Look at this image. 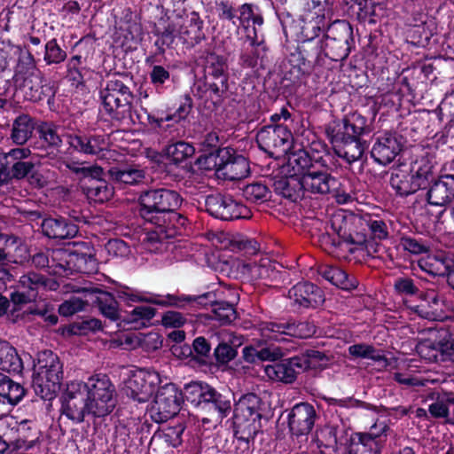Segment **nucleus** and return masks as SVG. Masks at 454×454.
<instances>
[{
    "label": "nucleus",
    "mask_w": 454,
    "mask_h": 454,
    "mask_svg": "<svg viewBox=\"0 0 454 454\" xmlns=\"http://www.w3.org/2000/svg\"><path fill=\"white\" fill-rule=\"evenodd\" d=\"M124 286H125L119 285L114 288V293L102 290L98 287H92L88 291L90 294L95 296L92 302L96 304L100 313L110 321L117 322L118 320H121L126 324H135V327L146 326L155 317L157 309L149 306H136L129 313L121 316L117 299L129 306L137 302H128L118 296L117 292L119 288Z\"/></svg>",
    "instance_id": "obj_6"
},
{
    "label": "nucleus",
    "mask_w": 454,
    "mask_h": 454,
    "mask_svg": "<svg viewBox=\"0 0 454 454\" xmlns=\"http://www.w3.org/2000/svg\"><path fill=\"white\" fill-rule=\"evenodd\" d=\"M104 176H100L90 178L89 182L82 184L81 189L88 200L102 204L113 198L114 186L113 183L110 184Z\"/></svg>",
    "instance_id": "obj_46"
},
{
    "label": "nucleus",
    "mask_w": 454,
    "mask_h": 454,
    "mask_svg": "<svg viewBox=\"0 0 454 454\" xmlns=\"http://www.w3.org/2000/svg\"><path fill=\"white\" fill-rule=\"evenodd\" d=\"M229 71L226 57L215 52L207 55L203 75L196 79L192 92L207 108L217 110L224 102L229 90Z\"/></svg>",
    "instance_id": "obj_4"
},
{
    "label": "nucleus",
    "mask_w": 454,
    "mask_h": 454,
    "mask_svg": "<svg viewBox=\"0 0 454 454\" xmlns=\"http://www.w3.org/2000/svg\"><path fill=\"white\" fill-rule=\"evenodd\" d=\"M83 381L74 380L67 384L61 395V413L74 423H82L87 415L93 416V407Z\"/></svg>",
    "instance_id": "obj_14"
},
{
    "label": "nucleus",
    "mask_w": 454,
    "mask_h": 454,
    "mask_svg": "<svg viewBox=\"0 0 454 454\" xmlns=\"http://www.w3.org/2000/svg\"><path fill=\"white\" fill-rule=\"evenodd\" d=\"M23 92L25 100L40 103L54 99L56 90L43 71L36 73L14 84Z\"/></svg>",
    "instance_id": "obj_24"
},
{
    "label": "nucleus",
    "mask_w": 454,
    "mask_h": 454,
    "mask_svg": "<svg viewBox=\"0 0 454 454\" xmlns=\"http://www.w3.org/2000/svg\"><path fill=\"white\" fill-rule=\"evenodd\" d=\"M17 438L12 440V450H29L39 442L40 432L32 420L20 421L16 428Z\"/></svg>",
    "instance_id": "obj_50"
},
{
    "label": "nucleus",
    "mask_w": 454,
    "mask_h": 454,
    "mask_svg": "<svg viewBox=\"0 0 454 454\" xmlns=\"http://www.w3.org/2000/svg\"><path fill=\"white\" fill-rule=\"evenodd\" d=\"M369 133L367 119L357 113L333 121L325 128L329 141L334 148H338V155L348 163L362 158L367 148L363 136Z\"/></svg>",
    "instance_id": "obj_3"
},
{
    "label": "nucleus",
    "mask_w": 454,
    "mask_h": 454,
    "mask_svg": "<svg viewBox=\"0 0 454 454\" xmlns=\"http://www.w3.org/2000/svg\"><path fill=\"white\" fill-rule=\"evenodd\" d=\"M142 34L143 28L139 20L119 25L116 31L117 39L120 41L121 46H128L130 48V51L137 48L141 41Z\"/></svg>",
    "instance_id": "obj_60"
},
{
    "label": "nucleus",
    "mask_w": 454,
    "mask_h": 454,
    "mask_svg": "<svg viewBox=\"0 0 454 454\" xmlns=\"http://www.w3.org/2000/svg\"><path fill=\"white\" fill-rule=\"evenodd\" d=\"M272 187L277 195L291 202L301 200L305 194L302 178L297 174L275 176Z\"/></svg>",
    "instance_id": "obj_37"
},
{
    "label": "nucleus",
    "mask_w": 454,
    "mask_h": 454,
    "mask_svg": "<svg viewBox=\"0 0 454 454\" xmlns=\"http://www.w3.org/2000/svg\"><path fill=\"white\" fill-rule=\"evenodd\" d=\"M61 333L63 335L73 336V335H88L90 333H95L102 330V322L99 319L84 317L76 319L75 321L64 325L61 327Z\"/></svg>",
    "instance_id": "obj_59"
},
{
    "label": "nucleus",
    "mask_w": 454,
    "mask_h": 454,
    "mask_svg": "<svg viewBox=\"0 0 454 454\" xmlns=\"http://www.w3.org/2000/svg\"><path fill=\"white\" fill-rule=\"evenodd\" d=\"M330 227L350 253L363 248L367 242V234L364 232L361 215L337 213L331 217Z\"/></svg>",
    "instance_id": "obj_11"
},
{
    "label": "nucleus",
    "mask_w": 454,
    "mask_h": 454,
    "mask_svg": "<svg viewBox=\"0 0 454 454\" xmlns=\"http://www.w3.org/2000/svg\"><path fill=\"white\" fill-rule=\"evenodd\" d=\"M31 154V151L27 147H18L9 151L12 163L11 173L12 180H22L27 177H33L35 164L31 160H24L27 159Z\"/></svg>",
    "instance_id": "obj_42"
},
{
    "label": "nucleus",
    "mask_w": 454,
    "mask_h": 454,
    "mask_svg": "<svg viewBox=\"0 0 454 454\" xmlns=\"http://www.w3.org/2000/svg\"><path fill=\"white\" fill-rule=\"evenodd\" d=\"M83 384L93 407V417L110 414L116 405V390L110 378L106 374H95Z\"/></svg>",
    "instance_id": "obj_10"
},
{
    "label": "nucleus",
    "mask_w": 454,
    "mask_h": 454,
    "mask_svg": "<svg viewBox=\"0 0 454 454\" xmlns=\"http://www.w3.org/2000/svg\"><path fill=\"white\" fill-rule=\"evenodd\" d=\"M416 351L429 363L451 359L454 354V327L437 329L434 339H425L417 344Z\"/></svg>",
    "instance_id": "obj_17"
},
{
    "label": "nucleus",
    "mask_w": 454,
    "mask_h": 454,
    "mask_svg": "<svg viewBox=\"0 0 454 454\" xmlns=\"http://www.w3.org/2000/svg\"><path fill=\"white\" fill-rule=\"evenodd\" d=\"M320 41H301L286 56L285 72L279 83L270 92V97H289L294 95L297 90L306 82L316 66H321V53H323Z\"/></svg>",
    "instance_id": "obj_2"
},
{
    "label": "nucleus",
    "mask_w": 454,
    "mask_h": 454,
    "mask_svg": "<svg viewBox=\"0 0 454 454\" xmlns=\"http://www.w3.org/2000/svg\"><path fill=\"white\" fill-rule=\"evenodd\" d=\"M114 186L125 188L130 185H137L145 179V172L135 164L118 163L109 167L106 174Z\"/></svg>",
    "instance_id": "obj_32"
},
{
    "label": "nucleus",
    "mask_w": 454,
    "mask_h": 454,
    "mask_svg": "<svg viewBox=\"0 0 454 454\" xmlns=\"http://www.w3.org/2000/svg\"><path fill=\"white\" fill-rule=\"evenodd\" d=\"M230 146L221 147L212 152L200 153L195 160L194 165L203 171H215L217 176V169L221 168L224 160L230 158Z\"/></svg>",
    "instance_id": "obj_54"
},
{
    "label": "nucleus",
    "mask_w": 454,
    "mask_h": 454,
    "mask_svg": "<svg viewBox=\"0 0 454 454\" xmlns=\"http://www.w3.org/2000/svg\"><path fill=\"white\" fill-rule=\"evenodd\" d=\"M319 274L324 279L344 291L355 290L359 284L356 277L348 275L338 266H325L320 269Z\"/></svg>",
    "instance_id": "obj_52"
},
{
    "label": "nucleus",
    "mask_w": 454,
    "mask_h": 454,
    "mask_svg": "<svg viewBox=\"0 0 454 454\" xmlns=\"http://www.w3.org/2000/svg\"><path fill=\"white\" fill-rule=\"evenodd\" d=\"M238 21L244 30L246 38H263V26L265 23L262 9L254 3H244L238 7Z\"/></svg>",
    "instance_id": "obj_29"
},
{
    "label": "nucleus",
    "mask_w": 454,
    "mask_h": 454,
    "mask_svg": "<svg viewBox=\"0 0 454 454\" xmlns=\"http://www.w3.org/2000/svg\"><path fill=\"white\" fill-rule=\"evenodd\" d=\"M261 150L272 158H278L290 150L294 140L288 125H264L255 137Z\"/></svg>",
    "instance_id": "obj_19"
},
{
    "label": "nucleus",
    "mask_w": 454,
    "mask_h": 454,
    "mask_svg": "<svg viewBox=\"0 0 454 454\" xmlns=\"http://www.w3.org/2000/svg\"><path fill=\"white\" fill-rule=\"evenodd\" d=\"M324 16L320 19L319 17H317L316 19L309 20L301 18L298 20L294 19V24L292 26L293 27L283 31V34L286 37H288L289 35L297 36L301 41L315 42V39L325 30V25H320L321 22H324Z\"/></svg>",
    "instance_id": "obj_43"
},
{
    "label": "nucleus",
    "mask_w": 454,
    "mask_h": 454,
    "mask_svg": "<svg viewBox=\"0 0 454 454\" xmlns=\"http://www.w3.org/2000/svg\"><path fill=\"white\" fill-rule=\"evenodd\" d=\"M259 326L261 335L266 341H285L287 340L286 336L308 339L312 337L317 332V326L313 322L295 320L294 318L280 322H262Z\"/></svg>",
    "instance_id": "obj_15"
},
{
    "label": "nucleus",
    "mask_w": 454,
    "mask_h": 454,
    "mask_svg": "<svg viewBox=\"0 0 454 454\" xmlns=\"http://www.w3.org/2000/svg\"><path fill=\"white\" fill-rule=\"evenodd\" d=\"M36 130L35 121L27 114H19L12 124L10 139L17 145H24Z\"/></svg>",
    "instance_id": "obj_51"
},
{
    "label": "nucleus",
    "mask_w": 454,
    "mask_h": 454,
    "mask_svg": "<svg viewBox=\"0 0 454 454\" xmlns=\"http://www.w3.org/2000/svg\"><path fill=\"white\" fill-rule=\"evenodd\" d=\"M333 158L329 153H325V159L309 173L301 175L305 192L313 195L335 196L338 194L340 182L331 173Z\"/></svg>",
    "instance_id": "obj_12"
},
{
    "label": "nucleus",
    "mask_w": 454,
    "mask_h": 454,
    "mask_svg": "<svg viewBox=\"0 0 454 454\" xmlns=\"http://www.w3.org/2000/svg\"><path fill=\"white\" fill-rule=\"evenodd\" d=\"M205 211L221 221H235L251 217L250 209L233 196L226 193H212L205 198Z\"/></svg>",
    "instance_id": "obj_18"
},
{
    "label": "nucleus",
    "mask_w": 454,
    "mask_h": 454,
    "mask_svg": "<svg viewBox=\"0 0 454 454\" xmlns=\"http://www.w3.org/2000/svg\"><path fill=\"white\" fill-rule=\"evenodd\" d=\"M308 0H274L272 2L275 13L280 22L282 31L293 27L294 15L293 12L304 6Z\"/></svg>",
    "instance_id": "obj_57"
},
{
    "label": "nucleus",
    "mask_w": 454,
    "mask_h": 454,
    "mask_svg": "<svg viewBox=\"0 0 454 454\" xmlns=\"http://www.w3.org/2000/svg\"><path fill=\"white\" fill-rule=\"evenodd\" d=\"M306 366L302 357L294 356L286 359L281 357L278 362L266 365L264 371L270 380L291 384L306 371Z\"/></svg>",
    "instance_id": "obj_28"
},
{
    "label": "nucleus",
    "mask_w": 454,
    "mask_h": 454,
    "mask_svg": "<svg viewBox=\"0 0 454 454\" xmlns=\"http://www.w3.org/2000/svg\"><path fill=\"white\" fill-rule=\"evenodd\" d=\"M348 430L342 424L328 423L317 431V439L321 446L336 450L345 446L348 442Z\"/></svg>",
    "instance_id": "obj_45"
},
{
    "label": "nucleus",
    "mask_w": 454,
    "mask_h": 454,
    "mask_svg": "<svg viewBox=\"0 0 454 454\" xmlns=\"http://www.w3.org/2000/svg\"><path fill=\"white\" fill-rule=\"evenodd\" d=\"M59 126L53 121H41L36 126L37 140L35 142L34 148L45 152L50 154L49 151L53 153L54 150L59 151L63 145L62 137L59 133Z\"/></svg>",
    "instance_id": "obj_39"
},
{
    "label": "nucleus",
    "mask_w": 454,
    "mask_h": 454,
    "mask_svg": "<svg viewBox=\"0 0 454 454\" xmlns=\"http://www.w3.org/2000/svg\"><path fill=\"white\" fill-rule=\"evenodd\" d=\"M184 403V389L175 383H167L158 387L150 409L151 419L164 423L176 416Z\"/></svg>",
    "instance_id": "obj_13"
},
{
    "label": "nucleus",
    "mask_w": 454,
    "mask_h": 454,
    "mask_svg": "<svg viewBox=\"0 0 454 454\" xmlns=\"http://www.w3.org/2000/svg\"><path fill=\"white\" fill-rule=\"evenodd\" d=\"M118 296L128 302L145 301L160 307H172L178 309H202L208 305L214 307L215 294L207 292L201 294H185L178 292L175 294H154L150 292H142L135 288L124 286L119 288Z\"/></svg>",
    "instance_id": "obj_5"
},
{
    "label": "nucleus",
    "mask_w": 454,
    "mask_h": 454,
    "mask_svg": "<svg viewBox=\"0 0 454 454\" xmlns=\"http://www.w3.org/2000/svg\"><path fill=\"white\" fill-rule=\"evenodd\" d=\"M211 385L205 381H191L184 386V401L202 412L204 404L207 401V395L210 392Z\"/></svg>",
    "instance_id": "obj_56"
},
{
    "label": "nucleus",
    "mask_w": 454,
    "mask_h": 454,
    "mask_svg": "<svg viewBox=\"0 0 454 454\" xmlns=\"http://www.w3.org/2000/svg\"><path fill=\"white\" fill-rule=\"evenodd\" d=\"M13 74L12 80L13 83L26 79L36 73L42 71L37 65V60L32 51L28 49L27 45L20 46L13 45Z\"/></svg>",
    "instance_id": "obj_33"
},
{
    "label": "nucleus",
    "mask_w": 454,
    "mask_h": 454,
    "mask_svg": "<svg viewBox=\"0 0 454 454\" xmlns=\"http://www.w3.org/2000/svg\"><path fill=\"white\" fill-rule=\"evenodd\" d=\"M265 411V403L254 393L243 395L234 404L232 423L242 429L249 428L253 432H262V419Z\"/></svg>",
    "instance_id": "obj_16"
},
{
    "label": "nucleus",
    "mask_w": 454,
    "mask_h": 454,
    "mask_svg": "<svg viewBox=\"0 0 454 454\" xmlns=\"http://www.w3.org/2000/svg\"><path fill=\"white\" fill-rule=\"evenodd\" d=\"M132 76L129 72L114 73L99 90V98L106 113L115 120L130 112L134 98L130 90Z\"/></svg>",
    "instance_id": "obj_8"
},
{
    "label": "nucleus",
    "mask_w": 454,
    "mask_h": 454,
    "mask_svg": "<svg viewBox=\"0 0 454 454\" xmlns=\"http://www.w3.org/2000/svg\"><path fill=\"white\" fill-rule=\"evenodd\" d=\"M20 287L28 293V296L35 300L40 291H56L59 287L57 280L50 278L41 273L30 270L20 278Z\"/></svg>",
    "instance_id": "obj_41"
},
{
    "label": "nucleus",
    "mask_w": 454,
    "mask_h": 454,
    "mask_svg": "<svg viewBox=\"0 0 454 454\" xmlns=\"http://www.w3.org/2000/svg\"><path fill=\"white\" fill-rule=\"evenodd\" d=\"M24 369L22 359L17 349L7 341L0 342V370L20 374Z\"/></svg>",
    "instance_id": "obj_58"
},
{
    "label": "nucleus",
    "mask_w": 454,
    "mask_h": 454,
    "mask_svg": "<svg viewBox=\"0 0 454 454\" xmlns=\"http://www.w3.org/2000/svg\"><path fill=\"white\" fill-rule=\"evenodd\" d=\"M183 198L175 190L150 188L142 191L137 199L138 215L154 226L156 239L162 242L173 239L186 224L187 218L178 212Z\"/></svg>",
    "instance_id": "obj_1"
},
{
    "label": "nucleus",
    "mask_w": 454,
    "mask_h": 454,
    "mask_svg": "<svg viewBox=\"0 0 454 454\" xmlns=\"http://www.w3.org/2000/svg\"><path fill=\"white\" fill-rule=\"evenodd\" d=\"M432 22L420 21L419 25H411L408 27L406 36L408 42L417 47H427L434 35Z\"/></svg>",
    "instance_id": "obj_63"
},
{
    "label": "nucleus",
    "mask_w": 454,
    "mask_h": 454,
    "mask_svg": "<svg viewBox=\"0 0 454 454\" xmlns=\"http://www.w3.org/2000/svg\"><path fill=\"white\" fill-rule=\"evenodd\" d=\"M63 374V364L56 353L50 349L38 352L31 384L35 395L53 400L60 390Z\"/></svg>",
    "instance_id": "obj_7"
},
{
    "label": "nucleus",
    "mask_w": 454,
    "mask_h": 454,
    "mask_svg": "<svg viewBox=\"0 0 454 454\" xmlns=\"http://www.w3.org/2000/svg\"><path fill=\"white\" fill-rule=\"evenodd\" d=\"M364 232L374 240H384L388 238V228L384 220L371 214L361 215Z\"/></svg>",
    "instance_id": "obj_61"
},
{
    "label": "nucleus",
    "mask_w": 454,
    "mask_h": 454,
    "mask_svg": "<svg viewBox=\"0 0 454 454\" xmlns=\"http://www.w3.org/2000/svg\"><path fill=\"white\" fill-rule=\"evenodd\" d=\"M426 200L431 206L450 207V215L454 223V174H441L434 177L426 189Z\"/></svg>",
    "instance_id": "obj_21"
},
{
    "label": "nucleus",
    "mask_w": 454,
    "mask_h": 454,
    "mask_svg": "<svg viewBox=\"0 0 454 454\" xmlns=\"http://www.w3.org/2000/svg\"><path fill=\"white\" fill-rule=\"evenodd\" d=\"M433 159L434 156L432 154L426 153L411 160L410 164H407L408 168H410L413 177L422 190L427 189L430 182L435 177L434 176V166Z\"/></svg>",
    "instance_id": "obj_48"
},
{
    "label": "nucleus",
    "mask_w": 454,
    "mask_h": 454,
    "mask_svg": "<svg viewBox=\"0 0 454 454\" xmlns=\"http://www.w3.org/2000/svg\"><path fill=\"white\" fill-rule=\"evenodd\" d=\"M405 142L406 139L397 131L379 132L374 137L371 157L376 163L387 166L403 151Z\"/></svg>",
    "instance_id": "obj_20"
},
{
    "label": "nucleus",
    "mask_w": 454,
    "mask_h": 454,
    "mask_svg": "<svg viewBox=\"0 0 454 454\" xmlns=\"http://www.w3.org/2000/svg\"><path fill=\"white\" fill-rule=\"evenodd\" d=\"M217 341V335H210L208 338L205 336L196 337L192 343V367H210L212 366V355L214 346Z\"/></svg>",
    "instance_id": "obj_49"
},
{
    "label": "nucleus",
    "mask_w": 454,
    "mask_h": 454,
    "mask_svg": "<svg viewBox=\"0 0 454 454\" xmlns=\"http://www.w3.org/2000/svg\"><path fill=\"white\" fill-rule=\"evenodd\" d=\"M67 52L55 37L43 44V61L48 67H60L67 59Z\"/></svg>",
    "instance_id": "obj_62"
},
{
    "label": "nucleus",
    "mask_w": 454,
    "mask_h": 454,
    "mask_svg": "<svg viewBox=\"0 0 454 454\" xmlns=\"http://www.w3.org/2000/svg\"><path fill=\"white\" fill-rule=\"evenodd\" d=\"M88 72L86 57L81 53L74 54L66 60V78L75 88L85 86V75Z\"/></svg>",
    "instance_id": "obj_53"
},
{
    "label": "nucleus",
    "mask_w": 454,
    "mask_h": 454,
    "mask_svg": "<svg viewBox=\"0 0 454 454\" xmlns=\"http://www.w3.org/2000/svg\"><path fill=\"white\" fill-rule=\"evenodd\" d=\"M230 150V158L224 160L221 168H218L217 176L229 181H236L247 177L250 174L247 158L239 154L232 147Z\"/></svg>",
    "instance_id": "obj_38"
},
{
    "label": "nucleus",
    "mask_w": 454,
    "mask_h": 454,
    "mask_svg": "<svg viewBox=\"0 0 454 454\" xmlns=\"http://www.w3.org/2000/svg\"><path fill=\"white\" fill-rule=\"evenodd\" d=\"M374 434L351 433L345 445L347 454H381L380 443Z\"/></svg>",
    "instance_id": "obj_44"
},
{
    "label": "nucleus",
    "mask_w": 454,
    "mask_h": 454,
    "mask_svg": "<svg viewBox=\"0 0 454 454\" xmlns=\"http://www.w3.org/2000/svg\"><path fill=\"white\" fill-rule=\"evenodd\" d=\"M318 419L315 407L307 402L294 404L287 414V426L293 436H306Z\"/></svg>",
    "instance_id": "obj_25"
},
{
    "label": "nucleus",
    "mask_w": 454,
    "mask_h": 454,
    "mask_svg": "<svg viewBox=\"0 0 454 454\" xmlns=\"http://www.w3.org/2000/svg\"><path fill=\"white\" fill-rule=\"evenodd\" d=\"M69 264L73 272L88 274L96 269L94 247L90 242H74L70 248Z\"/></svg>",
    "instance_id": "obj_35"
},
{
    "label": "nucleus",
    "mask_w": 454,
    "mask_h": 454,
    "mask_svg": "<svg viewBox=\"0 0 454 454\" xmlns=\"http://www.w3.org/2000/svg\"><path fill=\"white\" fill-rule=\"evenodd\" d=\"M288 294L294 304L301 309H315L325 301L323 289L309 281L298 282L288 291Z\"/></svg>",
    "instance_id": "obj_30"
},
{
    "label": "nucleus",
    "mask_w": 454,
    "mask_h": 454,
    "mask_svg": "<svg viewBox=\"0 0 454 454\" xmlns=\"http://www.w3.org/2000/svg\"><path fill=\"white\" fill-rule=\"evenodd\" d=\"M242 195L250 203L262 204L270 200L271 191L264 181H254L242 188Z\"/></svg>",
    "instance_id": "obj_64"
},
{
    "label": "nucleus",
    "mask_w": 454,
    "mask_h": 454,
    "mask_svg": "<svg viewBox=\"0 0 454 454\" xmlns=\"http://www.w3.org/2000/svg\"><path fill=\"white\" fill-rule=\"evenodd\" d=\"M159 381L158 372L138 370L125 381L123 390L127 397L138 403H145L149 401Z\"/></svg>",
    "instance_id": "obj_22"
},
{
    "label": "nucleus",
    "mask_w": 454,
    "mask_h": 454,
    "mask_svg": "<svg viewBox=\"0 0 454 454\" xmlns=\"http://www.w3.org/2000/svg\"><path fill=\"white\" fill-rule=\"evenodd\" d=\"M42 233L50 239H69L79 231L77 224L71 219L61 216H48L41 223Z\"/></svg>",
    "instance_id": "obj_34"
},
{
    "label": "nucleus",
    "mask_w": 454,
    "mask_h": 454,
    "mask_svg": "<svg viewBox=\"0 0 454 454\" xmlns=\"http://www.w3.org/2000/svg\"><path fill=\"white\" fill-rule=\"evenodd\" d=\"M151 34L155 37V51L146 57L145 64L160 62L159 57H163L167 50L175 48L178 30L175 23L163 20L153 24Z\"/></svg>",
    "instance_id": "obj_26"
},
{
    "label": "nucleus",
    "mask_w": 454,
    "mask_h": 454,
    "mask_svg": "<svg viewBox=\"0 0 454 454\" xmlns=\"http://www.w3.org/2000/svg\"><path fill=\"white\" fill-rule=\"evenodd\" d=\"M320 42L325 57L343 61L356 48L353 27L345 20H336L327 26Z\"/></svg>",
    "instance_id": "obj_9"
},
{
    "label": "nucleus",
    "mask_w": 454,
    "mask_h": 454,
    "mask_svg": "<svg viewBox=\"0 0 454 454\" xmlns=\"http://www.w3.org/2000/svg\"><path fill=\"white\" fill-rule=\"evenodd\" d=\"M66 140L71 153L86 156H97L105 149L106 143L103 135L77 130L67 133Z\"/></svg>",
    "instance_id": "obj_27"
},
{
    "label": "nucleus",
    "mask_w": 454,
    "mask_h": 454,
    "mask_svg": "<svg viewBox=\"0 0 454 454\" xmlns=\"http://www.w3.org/2000/svg\"><path fill=\"white\" fill-rule=\"evenodd\" d=\"M389 185L397 197L407 198L422 190L407 164H398L390 170Z\"/></svg>",
    "instance_id": "obj_36"
},
{
    "label": "nucleus",
    "mask_w": 454,
    "mask_h": 454,
    "mask_svg": "<svg viewBox=\"0 0 454 454\" xmlns=\"http://www.w3.org/2000/svg\"><path fill=\"white\" fill-rule=\"evenodd\" d=\"M233 394L226 390H218L213 386L207 395V401L204 404L201 413L207 415L201 419L203 424L209 422L221 423L232 411Z\"/></svg>",
    "instance_id": "obj_23"
},
{
    "label": "nucleus",
    "mask_w": 454,
    "mask_h": 454,
    "mask_svg": "<svg viewBox=\"0 0 454 454\" xmlns=\"http://www.w3.org/2000/svg\"><path fill=\"white\" fill-rule=\"evenodd\" d=\"M230 146L221 147L212 152L200 153L195 160L194 165L203 171H215L217 176V169L221 168L224 160L230 158Z\"/></svg>",
    "instance_id": "obj_55"
},
{
    "label": "nucleus",
    "mask_w": 454,
    "mask_h": 454,
    "mask_svg": "<svg viewBox=\"0 0 454 454\" xmlns=\"http://www.w3.org/2000/svg\"><path fill=\"white\" fill-rule=\"evenodd\" d=\"M327 145L322 143H312L310 151L299 150L289 158V164L294 170H297L298 176H301L304 173H309L321 163V159H325V153H328Z\"/></svg>",
    "instance_id": "obj_31"
},
{
    "label": "nucleus",
    "mask_w": 454,
    "mask_h": 454,
    "mask_svg": "<svg viewBox=\"0 0 454 454\" xmlns=\"http://www.w3.org/2000/svg\"><path fill=\"white\" fill-rule=\"evenodd\" d=\"M203 27L204 21L199 12H192L189 24L185 27L182 26L178 30V38L187 48H192L206 39Z\"/></svg>",
    "instance_id": "obj_47"
},
{
    "label": "nucleus",
    "mask_w": 454,
    "mask_h": 454,
    "mask_svg": "<svg viewBox=\"0 0 454 454\" xmlns=\"http://www.w3.org/2000/svg\"><path fill=\"white\" fill-rule=\"evenodd\" d=\"M248 42L247 47H242L239 55L238 64L248 70H258L259 60L262 63L269 47L263 38H246Z\"/></svg>",
    "instance_id": "obj_40"
}]
</instances>
